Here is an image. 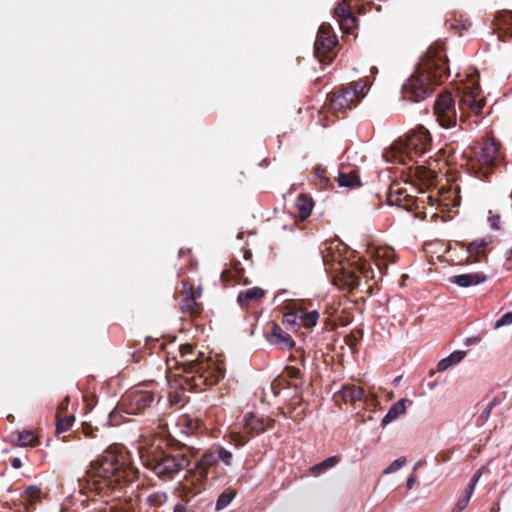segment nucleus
Returning <instances> with one entry per match:
<instances>
[{"instance_id":"f257e3e1","label":"nucleus","mask_w":512,"mask_h":512,"mask_svg":"<svg viewBox=\"0 0 512 512\" xmlns=\"http://www.w3.org/2000/svg\"><path fill=\"white\" fill-rule=\"evenodd\" d=\"M180 357L179 369H182V373L167 376L168 383L173 389L201 390L204 385H215L224 377L222 364L205 358L190 344L180 346Z\"/></svg>"},{"instance_id":"f03ea898","label":"nucleus","mask_w":512,"mask_h":512,"mask_svg":"<svg viewBox=\"0 0 512 512\" xmlns=\"http://www.w3.org/2000/svg\"><path fill=\"white\" fill-rule=\"evenodd\" d=\"M448 75L446 55L441 48L431 47L416 71L402 85L404 100L420 102L429 97L434 85L441 83Z\"/></svg>"},{"instance_id":"7ed1b4c3","label":"nucleus","mask_w":512,"mask_h":512,"mask_svg":"<svg viewBox=\"0 0 512 512\" xmlns=\"http://www.w3.org/2000/svg\"><path fill=\"white\" fill-rule=\"evenodd\" d=\"M87 474L89 481H93L99 490L106 486L116 488L126 477V471L112 452H107L101 459L93 461Z\"/></svg>"},{"instance_id":"20e7f679","label":"nucleus","mask_w":512,"mask_h":512,"mask_svg":"<svg viewBox=\"0 0 512 512\" xmlns=\"http://www.w3.org/2000/svg\"><path fill=\"white\" fill-rule=\"evenodd\" d=\"M501 160L502 154L499 144L493 139H487L473 151L467 165L471 173L483 179L494 171Z\"/></svg>"},{"instance_id":"39448f33","label":"nucleus","mask_w":512,"mask_h":512,"mask_svg":"<svg viewBox=\"0 0 512 512\" xmlns=\"http://www.w3.org/2000/svg\"><path fill=\"white\" fill-rule=\"evenodd\" d=\"M485 99L481 93L477 75H469L458 86V106L460 121H464L467 115H479L484 107Z\"/></svg>"},{"instance_id":"423d86ee","label":"nucleus","mask_w":512,"mask_h":512,"mask_svg":"<svg viewBox=\"0 0 512 512\" xmlns=\"http://www.w3.org/2000/svg\"><path fill=\"white\" fill-rule=\"evenodd\" d=\"M431 147V138L429 131L419 126L407 135L404 140L399 141L393 146L395 153H399L397 160L404 162L403 154L413 159L414 156H424Z\"/></svg>"},{"instance_id":"0eeeda50","label":"nucleus","mask_w":512,"mask_h":512,"mask_svg":"<svg viewBox=\"0 0 512 512\" xmlns=\"http://www.w3.org/2000/svg\"><path fill=\"white\" fill-rule=\"evenodd\" d=\"M153 383H145L127 391L119 403V409H122L127 415H136L147 408L154 400L152 390Z\"/></svg>"},{"instance_id":"6e6552de","label":"nucleus","mask_w":512,"mask_h":512,"mask_svg":"<svg viewBox=\"0 0 512 512\" xmlns=\"http://www.w3.org/2000/svg\"><path fill=\"white\" fill-rule=\"evenodd\" d=\"M367 84L364 80H359L341 91L333 94L330 100V107L335 112H344L356 106L365 95Z\"/></svg>"},{"instance_id":"1a4fd4ad","label":"nucleus","mask_w":512,"mask_h":512,"mask_svg":"<svg viewBox=\"0 0 512 512\" xmlns=\"http://www.w3.org/2000/svg\"><path fill=\"white\" fill-rule=\"evenodd\" d=\"M434 115L442 128L450 129L457 125L455 102L450 92L440 94L435 101Z\"/></svg>"},{"instance_id":"9d476101","label":"nucleus","mask_w":512,"mask_h":512,"mask_svg":"<svg viewBox=\"0 0 512 512\" xmlns=\"http://www.w3.org/2000/svg\"><path fill=\"white\" fill-rule=\"evenodd\" d=\"M145 461L160 478L171 476L187 468L190 464L189 459L185 455H166L160 459H147Z\"/></svg>"},{"instance_id":"9b49d317","label":"nucleus","mask_w":512,"mask_h":512,"mask_svg":"<svg viewBox=\"0 0 512 512\" xmlns=\"http://www.w3.org/2000/svg\"><path fill=\"white\" fill-rule=\"evenodd\" d=\"M332 28L329 24L323 23L318 30L314 43V50L320 62L324 61L322 55L332 51L336 45V36L331 32Z\"/></svg>"},{"instance_id":"f8f14e48","label":"nucleus","mask_w":512,"mask_h":512,"mask_svg":"<svg viewBox=\"0 0 512 512\" xmlns=\"http://www.w3.org/2000/svg\"><path fill=\"white\" fill-rule=\"evenodd\" d=\"M273 420L256 418L254 413L247 412L242 420V427L245 430V434L255 432L257 434L262 433L272 427Z\"/></svg>"},{"instance_id":"ddd939ff","label":"nucleus","mask_w":512,"mask_h":512,"mask_svg":"<svg viewBox=\"0 0 512 512\" xmlns=\"http://www.w3.org/2000/svg\"><path fill=\"white\" fill-rule=\"evenodd\" d=\"M267 340L282 349H290L295 344L290 334L276 323H272L271 331L267 333Z\"/></svg>"},{"instance_id":"4468645a","label":"nucleus","mask_w":512,"mask_h":512,"mask_svg":"<svg viewBox=\"0 0 512 512\" xmlns=\"http://www.w3.org/2000/svg\"><path fill=\"white\" fill-rule=\"evenodd\" d=\"M336 401L342 400L345 403L355 404L365 399L364 389L354 384H345L335 394Z\"/></svg>"},{"instance_id":"2eb2a0df","label":"nucleus","mask_w":512,"mask_h":512,"mask_svg":"<svg viewBox=\"0 0 512 512\" xmlns=\"http://www.w3.org/2000/svg\"><path fill=\"white\" fill-rule=\"evenodd\" d=\"M431 205L438 204L443 207H456L460 203V197L458 196L457 188L449 187L448 189H442L439 191V197L433 198L428 196Z\"/></svg>"},{"instance_id":"dca6fc26","label":"nucleus","mask_w":512,"mask_h":512,"mask_svg":"<svg viewBox=\"0 0 512 512\" xmlns=\"http://www.w3.org/2000/svg\"><path fill=\"white\" fill-rule=\"evenodd\" d=\"M371 256L380 272L394 263V251L389 247H377L371 251Z\"/></svg>"},{"instance_id":"f3484780","label":"nucleus","mask_w":512,"mask_h":512,"mask_svg":"<svg viewBox=\"0 0 512 512\" xmlns=\"http://www.w3.org/2000/svg\"><path fill=\"white\" fill-rule=\"evenodd\" d=\"M487 276L483 273H467L453 276L450 281L459 287L467 288L486 282Z\"/></svg>"},{"instance_id":"a211bd4d","label":"nucleus","mask_w":512,"mask_h":512,"mask_svg":"<svg viewBox=\"0 0 512 512\" xmlns=\"http://www.w3.org/2000/svg\"><path fill=\"white\" fill-rule=\"evenodd\" d=\"M185 297L182 300L181 308L189 313H195L198 311V303L196 299L201 296V290L194 291L193 287L188 284H184Z\"/></svg>"},{"instance_id":"6ab92c4d","label":"nucleus","mask_w":512,"mask_h":512,"mask_svg":"<svg viewBox=\"0 0 512 512\" xmlns=\"http://www.w3.org/2000/svg\"><path fill=\"white\" fill-rule=\"evenodd\" d=\"M265 295V291L259 287H253L242 291L237 296V302L241 307L248 306L250 303L256 302Z\"/></svg>"},{"instance_id":"aec40b11","label":"nucleus","mask_w":512,"mask_h":512,"mask_svg":"<svg viewBox=\"0 0 512 512\" xmlns=\"http://www.w3.org/2000/svg\"><path fill=\"white\" fill-rule=\"evenodd\" d=\"M406 402H408L407 399H400L396 403H394L388 410L387 414L382 419V425L386 426L389 423L395 421L400 416L404 415L406 413Z\"/></svg>"},{"instance_id":"412c9836","label":"nucleus","mask_w":512,"mask_h":512,"mask_svg":"<svg viewBox=\"0 0 512 512\" xmlns=\"http://www.w3.org/2000/svg\"><path fill=\"white\" fill-rule=\"evenodd\" d=\"M295 207L301 220H305L310 216L313 209L312 198L304 194L299 195L296 199Z\"/></svg>"},{"instance_id":"4be33fe9","label":"nucleus","mask_w":512,"mask_h":512,"mask_svg":"<svg viewBox=\"0 0 512 512\" xmlns=\"http://www.w3.org/2000/svg\"><path fill=\"white\" fill-rule=\"evenodd\" d=\"M486 249L487 242L484 240H477L469 243L466 251L468 253V257L471 258L473 262H477L481 257L486 255Z\"/></svg>"},{"instance_id":"5701e85b","label":"nucleus","mask_w":512,"mask_h":512,"mask_svg":"<svg viewBox=\"0 0 512 512\" xmlns=\"http://www.w3.org/2000/svg\"><path fill=\"white\" fill-rule=\"evenodd\" d=\"M466 355L465 351L457 350L452 352L449 356L440 360L437 365V371L443 372L449 369L450 367L460 363Z\"/></svg>"},{"instance_id":"b1692460","label":"nucleus","mask_w":512,"mask_h":512,"mask_svg":"<svg viewBox=\"0 0 512 512\" xmlns=\"http://www.w3.org/2000/svg\"><path fill=\"white\" fill-rule=\"evenodd\" d=\"M338 184L341 187L355 188L360 186V178L354 170H341L338 174Z\"/></svg>"},{"instance_id":"393cba45","label":"nucleus","mask_w":512,"mask_h":512,"mask_svg":"<svg viewBox=\"0 0 512 512\" xmlns=\"http://www.w3.org/2000/svg\"><path fill=\"white\" fill-rule=\"evenodd\" d=\"M218 462V458L215 453H206L198 461L196 468L201 477H206L208 468L212 467Z\"/></svg>"},{"instance_id":"a878e982","label":"nucleus","mask_w":512,"mask_h":512,"mask_svg":"<svg viewBox=\"0 0 512 512\" xmlns=\"http://www.w3.org/2000/svg\"><path fill=\"white\" fill-rule=\"evenodd\" d=\"M334 12L339 20L347 26V28H351L355 24V18L352 16L345 3H340L334 9Z\"/></svg>"},{"instance_id":"bb28decb","label":"nucleus","mask_w":512,"mask_h":512,"mask_svg":"<svg viewBox=\"0 0 512 512\" xmlns=\"http://www.w3.org/2000/svg\"><path fill=\"white\" fill-rule=\"evenodd\" d=\"M14 440L21 447L33 445L37 440L35 432L32 430H23L16 433Z\"/></svg>"},{"instance_id":"cd10ccee","label":"nucleus","mask_w":512,"mask_h":512,"mask_svg":"<svg viewBox=\"0 0 512 512\" xmlns=\"http://www.w3.org/2000/svg\"><path fill=\"white\" fill-rule=\"evenodd\" d=\"M500 399L494 397L491 401H489L484 407L483 410L479 413L476 419V424L478 426H482L489 419L492 409L500 403Z\"/></svg>"},{"instance_id":"c85d7f7f","label":"nucleus","mask_w":512,"mask_h":512,"mask_svg":"<svg viewBox=\"0 0 512 512\" xmlns=\"http://www.w3.org/2000/svg\"><path fill=\"white\" fill-rule=\"evenodd\" d=\"M338 462L339 459L337 457H329L321 463L314 465L311 471L314 475H320L322 472L334 467Z\"/></svg>"},{"instance_id":"c756f323","label":"nucleus","mask_w":512,"mask_h":512,"mask_svg":"<svg viewBox=\"0 0 512 512\" xmlns=\"http://www.w3.org/2000/svg\"><path fill=\"white\" fill-rule=\"evenodd\" d=\"M319 319V313L316 310L307 311L303 318L299 321V327L312 328L316 326Z\"/></svg>"},{"instance_id":"7c9ffc66","label":"nucleus","mask_w":512,"mask_h":512,"mask_svg":"<svg viewBox=\"0 0 512 512\" xmlns=\"http://www.w3.org/2000/svg\"><path fill=\"white\" fill-rule=\"evenodd\" d=\"M498 28L504 31L512 30V12H503L497 17Z\"/></svg>"},{"instance_id":"2f4dec72","label":"nucleus","mask_w":512,"mask_h":512,"mask_svg":"<svg viewBox=\"0 0 512 512\" xmlns=\"http://www.w3.org/2000/svg\"><path fill=\"white\" fill-rule=\"evenodd\" d=\"M473 493L474 492H472L471 489H467L466 488L464 490L463 494L458 499V501H457V503H456V505H455V507L453 509V512H461V511H463L467 507V505H468V503H469Z\"/></svg>"},{"instance_id":"473e14b6","label":"nucleus","mask_w":512,"mask_h":512,"mask_svg":"<svg viewBox=\"0 0 512 512\" xmlns=\"http://www.w3.org/2000/svg\"><path fill=\"white\" fill-rule=\"evenodd\" d=\"M167 494L165 492H155L147 497V503L152 507L162 506L167 501Z\"/></svg>"},{"instance_id":"72a5a7b5","label":"nucleus","mask_w":512,"mask_h":512,"mask_svg":"<svg viewBox=\"0 0 512 512\" xmlns=\"http://www.w3.org/2000/svg\"><path fill=\"white\" fill-rule=\"evenodd\" d=\"M74 422L73 416H65V417H58L56 422V431L57 433H63L66 432L70 427H72Z\"/></svg>"},{"instance_id":"f704fd0d","label":"nucleus","mask_w":512,"mask_h":512,"mask_svg":"<svg viewBox=\"0 0 512 512\" xmlns=\"http://www.w3.org/2000/svg\"><path fill=\"white\" fill-rule=\"evenodd\" d=\"M235 497V492H225L221 494L216 502V510L220 511L226 508Z\"/></svg>"},{"instance_id":"c9c22d12","label":"nucleus","mask_w":512,"mask_h":512,"mask_svg":"<svg viewBox=\"0 0 512 512\" xmlns=\"http://www.w3.org/2000/svg\"><path fill=\"white\" fill-rule=\"evenodd\" d=\"M240 428L241 427L235 425L234 427L231 428V431H230L231 440L233 442H235L236 445H238V446H242L247 442V437H246V435L242 434V432L240 431Z\"/></svg>"},{"instance_id":"e433bc0d","label":"nucleus","mask_w":512,"mask_h":512,"mask_svg":"<svg viewBox=\"0 0 512 512\" xmlns=\"http://www.w3.org/2000/svg\"><path fill=\"white\" fill-rule=\"evenodd\" d=\"M39 495H40V489L36 486H29L25 490L26 501L29 504H33L39 498Z\"/></svg>"},{"instance_id":"4c0bfd02","label":"nucleus","mask_w":512,"mask_h":512,"mask_svg":"<svg viewBox=\"0 0 512 512\" xmlns=\"http://www.w3.org/2000/svg\"><path fill=\"white\" fill-rule=\"evenodd\" d=\"M511 324H512V312H506L497 321H495L493 328L495 330H497V329H500L501 327L508 326Z\"/></svg>"},{"instance_id":"58836bf2","label":"nucleus","mask_w":512,"mask_h":512,"mask_svg":"<svg viewBox=\"0 0 512 512\" xmlns=\"http://www.w3.org/2000/svg\"><path fill=\"white\" fill-rule=\"evenodd\" d=\"M406 464L405 458L394 460L385 470L384 474H392L400 470Z\"/></svg>"},{"instance_id":"ea45409f","label":"nucleus","mask_w":512,"mask_h":512,"mask_svg":"<svg viewBox=\"0 0 512 512\" xmlns=\"http://www.w3.org/2000/svg\"><path fill=\"white\" fill-rule=\"evenodd\" d=\"M216 456L218 460L222 461L227 466L231 465L233 456L230 451L226 450L225 448H220Z\"/></svg>"},{"instance_id":"a19ab883","label":"nucleus","mask_w":512,"mask_h":512,"mask_svg":"<svg viewBox=\"0 0 512 512\" xmlns=\"http://www.w3.org/2000/svg\"><path fill=\"white\" fill-rule=\"evenodd\" d=\"M283 324L292 329H296L299 327V322L291 311L284 315Z\"/></svg>"},{"instance_id":"79ce46f5","label":"nucleus","mask_w":512,"mask_h":512,"mask_svg":"<svg viewBox=\"0 0 512 512\" xmlns=\"http://www.w3.org/2000/svg\"><path fill=\"white\" fill-rule=\"evenodd\" d=\"M488 222L490 224V227L494 230H499L501 228L500 215L497 213H494L491 210L489 211Z\"/></svg>"},{"instance_id":"37998d69","label":"nucleus","mask_w":512,"mask_h":512,"mask_svg":"<svg viewBox=\"0 0 512 512\" xmlns=\"http://www.w3.org/2000/svg\"><path fill=\"white\" fill-rule=\"evenodd\" d=\"M323 261L325 265H330L331 269L337 270L338 268L336 266H339V269H342L341 267V260L337 257H333L331 260L329 259L328 255H323Z\"/></svg>"},{"instance_id":"c03bdc74","label":"nucleus","mask_w":512,"mask_h":512,"mask_svg":"<svg viewBox=\"0 0 512 512\" xmlns=\"http://www.w3.org/2000/svg\"><path fill=\"white\" fill-rule=\"evenodd\" d=\"M291 312L295 316V318L298 320V322L303 318V316L306 314L305 308L302 306V304H294Z\"/></svg>"},{"instance_id":"a18cd8bd","label":"nucleus","mask_w":512,"mask_h":512,"mask_svg":"<svg viewBox=\"0 0 512 512\" xmlns=\"http://www.w3.org/2000/svg\"><path fill=\"white\" fill-rule=\"evenodd\" d=\"M482 476V472L480 470H478L472 477L469 485L466 487L467 489H471L472 492H474L475 490V487L479 481V479L481 478Z\"/></svg>"},{"instance_id":"49530a36","label":"nucleus","mask_w":512,"mask_h":512,"mask_svg":"<svg viewBox=\"0 0 512 512\" xmlns=\"http://www.w3.org/2000/svg\"><path fill=\"white\" fill-rule=\"evenodd\" d=\"M346 283L352 288L356 287L359 285V278L354 273H350L346 279Z\"/></svg>"},{"instance_id":"de8ad7c7","label":"nucleus","mask_w":512,"mask_h":512,"mask_svg":"<svg viewBox=\"0 0 512 512\" xmlns=\"http://www.w3.org/2000/svg\"><path fill=\"white\" fill-rule=\"evenodd\" d=\"M359 271L364 275L365 278L373 277L372 272L366 268L365 264H360L358 267Z\"/></svg>"},{"instance_id":"09e8293b","label":"nucleus","mask_w":512,"mask_h":512,"mask_svg":"<svg viewBox=\"0 0 512 512\" xmlns=\"http://www.w3.org/2000/svg\"><path fill=\"white\" fill-rule=\"evenodd\" d=\"M415 482H416V478H415V476H413V475H412V476H410V477L407 479V488H408V489H411V488L414 486Z\"/></svg>"},{"instance_id":"8fccbe9b","label":"nucleus","mask_w":512,"mask_h":512,"mask_svg":"<svg viewBox=\"0 0 512 512\" xmlns=\"http://www.w3.org/2000/svg\"><path fill=\"white\" fill-rule=\"evenodd\" d=\"M11 464L15 469H19L22 466L21 460L19 458H14Z\"/></svg>"},{"instance_id":"3c124183","label":"nucleus","mask_w":512,"mask_h":512,"mask_svg":"<svg viewBox=\"0 0 512 512\" xmlns=\"http://www.w3.org/2000/svg\"><path fill=\"white\" fill-rule=\"evenodd\" d=\"M83 432L86 436H89L91 433V427L87 426L83 428Z\"/></svg>"},{"instance_id":"603ef678","label":"nucleus","mask_w":512,"mask_h":512,"mask_svg":"<svg viewBox=\"0 0 512 512\" xmlns=\"http://www.w3.org/2000/svg\"><path fill=\"white\" fill-rule=\"evenodd\" d=\"M236 277H237V279H238V281H239V282H240V281L242 280V278H243V276L240 274V272H237V276H236Z\"/></svg>"},{"instance_id":"864d4df0","label":"nucleus","mask_w":512,"mask_h":512,"mask_svg":"<svg viewBox=\"0 0 512 512\" xmlns=\"http://www.w3.org/2000/svg\"><path fill=\"white\" fill-rule=\"evenodd\" d=\"M298 373H299V371H298V370L293 369V371H292L291 375H292V376H294V377H296Z\"/></svg>"},{"instance_id":"5fc2aeb1","label":"nucleus","mask_w":512,"mask_h":512,"mask_svg":"<svg viewBox=\"0 0 512 512\" xmlns=\"http://www.w3.org/2000/svg\"><path fill=\"white\" fill-rule=\"evenodd\" d=\"M249 283H250V282H249V280H248L247 278H243V284L247 285V284H249Z\"/></svg>"},{"instance_id":"6e6d98bb","label":"nucleus","mask_w":512,"mask_h":512,"mask_svg":"<svg viewBox=\"0 0 512 512\" xmlns=\"http://www.w3.org/2000/svg\"><path fill=\"white\" fill-rule=\"evenodd\" d=\"M491 511H492V512H497V511H499V506H497V507H493Z\"/></svg>"},{"instance_id":"4d7b16f0","label":"nucleus","mask_w":512,"mask_h":512,"mask_svg":"<svg viewBox=\"0 0 512 512\" xmlns=\"http://www.w3.org/2000/svg\"><path fill=\"white\" fill-rule=\"evenodd\" d=\"M117 411H123L122 409H119V405L117 406L116 410L113 411V414H116Z\"/></svg>"},{"instance_id":"13d9d810","label":"nucleus","mask_w":512,"mask_h":512,"mask_svg":"<svg viewBox=\"0 0 512 512\" xmlns=\"http://www.w3.org/2000/svg\"><path fill=\"white\" fill-rule=\"evenodd\" d=\"M117 411H123L122 409H119V405L117 406L116 410L113 411V414H116Z\"/></svg>"},{"instance_id":"bf43d9fd","label":"nucleus","mask_w":512,"mask_h":512,"mask_svg":"<svg viewBox=\"0 0 512 512\" xmlns=\"http://www.w3.org/2000/svg\"><path fill=\"white\" fill-rule=\"evenodd\" d=\"M476 340H472V339H467V343L470 344V343H474Z\"/></svg>"},{"instance_id":"052dcab7","label":"nucleus","mask_w":512,"mask_h":512,"mask_svg":"<svg viewBox=\"0 0 512 512\" xmlns=\"http://www.w3.org/2000/svg\"><path fill=\"white\" fill-rule=\"evenodd\" d=\"M140 458L144 459V455L142 454L141 448H139Z\"/></svg>"},{"instance_id":"680f3d73","label":"nucleus","mask_w":512,"mask_h":512,"mask_svg":"<svg viewBox=\"0 0 512 512\" xmlns=\"http://www.w3.org/2000/svg\"><path fill=\"white\" fill-rule=\"evenodd\" d=\"M176 509H178V510L182 511V510H183V507H182V506H180V505H177V506H176Z\"/></svg>"},{"instance_id":"e2e57ef3","label":"nucleus","mask_w":512,"mask_h":512,"mask_svg":"<svg viewBox=\"0 0 512 512\" xmlns=\"http://www.w3.org/2000/svg\"><path fill=\"white\" fill-rule=\"evenodd\" d=\"M420 464H421V462L419 461V462L415 465L414 469H417L418 467H420Z\"/></svg>"},{"instance_id":"0e129e2a","label":"nucleus","mask_w":512,"mask_h":512,"mask_svg":"<svg viewBox=\"0 0 512 512\" xmlns=\"http://www.w3.org/2000/svg\"><path fill=\"white\" fill-rule=\"evenodd\" d=\"M65 408H66V405H64V403H62V404L60 405V409H65Z\"/></svg>"},{"instance_id":"69168bd1","label":"nucleus","mask_w":512,"mask_h":512,"mask_svg":"<svg viewBox=\"0 0 512 512\" xmlns=\"http://www.w3.org/2000/svg\"><path fill=\"white\" fill-rule=\"evenodd\" d=\"M371 399H372V400H376V395L371 394Z\"/></svg>"}]
</instances>
